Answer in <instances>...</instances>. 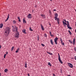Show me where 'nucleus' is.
Masks as SVG:
<instances>
[{
  "label": "nucleus",
  "mask_w": 76,
  "mask_h": 76,
  "mask_svg": "<svg viewBox=\"0 0 76 76\" xmlns=\"http://www.w3.org/2000/svg\"><path fill=\"white\" fill-rule=\"evenodd\" d=\"M10 32V28L8 27H7L5 28V30L4 31V34L6 37H7V35L9 34Z\"/></svg>",
  "instance_id": "1"
},
{
  "label": "nucleus",
  "mask_w": 76,
  "mask_h": 76,
  "mask_svg": "<svg viewBox=\"0 0 76 76\" xmlns=\"http://www.w3.org/2000/svg\"><path fill=\"white\" fill-rule=\"evenodd\" d=\"M12 27L13 28V29H12V31L13 32L16 31V32H18V27L16 26H15V28H14V26H12Z\"/></svg>",
  "instance_id": "2"
},
{
  "label": "nucleus",
  "mask_w": 76,
  "mask_h": 76,
  "mask_svg": "<svg viewBox=\"0 0 76 76\" xmlns=\"http://www.w3.org/2000/svg\"><path fill=\"white\" fill-rule=\"evenodd\" d=\"M19 32L17 31L15 34V37L16 38H18L19 37Z\"/></svg>",
  "instance_id": "3"
},
{
  "label": "nucleus",
  "mask_w": 76,
  "mask_h": 76,
  "mask_svg": "<svg viewBox=\"0 0 76 76\" xmlns=\"http://www.w3.org/2000/svg\"><path fill=\"white\" fill-rule=\"evenodd\" d=\"M58 60L61 63V64H63V62L61 60V58H60V54L58 53Z\"/></svg>",
  "instance_id": "4"
},
{
  "label": "nucleus",
  "mask_w": 76,
  "mask_h": 76,
  "mask_svg": "<svg viewBox=\"0 0 76 76\" xmlns=\"http://www.w3.org/2000/svg\"><path fill=\"white\" fill-rule=\"evenodd\" d=\"M57 40H58V38L56 37L54 39V41L56 45H57Z\"/></svg>",
  "instance_id": "5"
},
{
  "label": "nucleus",
  "mask_w": 76,
  "mask_h": 76,
  "mask_svg": "<svg viewBox=\"0 0 76 76\" xmlns=\"http://www.w3.org/2000/svg\"><path fill=\"white\" fill-rule=\"evenodd\" d=\"M68 65L70 68H73V65L72 64L69 63H67Z\"/></svg>",
  "instance_id": "6"
},
{
  "label": "nucleus",
  "mask_w": 76,
  "mask_h": 76,
  "mask_svg": "<svg viewBox=\"0 0 76 76\" xmlns=\"http://www.w3.org/2000/svg\"><path fill=\"white\" fill-rule=\"evenodd\" d=\"M27 17L28 19H31L32 18V15L30 14H29L27 15Z\"/></svg>",
  "instance_id": "7"
},
{
  "label": "nucleus",
  "mask_w": 76,
  "mask_h": 76,
  "mask_svg": "<svg viewBox=\"0 0 76 76\" xmlns=\"http://www.w3.org/2000/svg\"><path fill=\"white\" fill-rule=\"evenodd\" d=\"M40 26L42 30L43 31H44V27H43V26L42 24H40Z\"/></svg>",
  "instance_id": "8"
},
{
  "label": "nucleus",
  "mask_w": 76,
  "mask_h": 76,
  "mask_svg": "<svg viewBox=\"0 0 76 76\" xmlns=\"http://www.w3.org/2000/svg\"><path fill=\"white\" fill-rule=\"evenodd\" d=\"M76 39H75V38L73 40V45H75V42H76Z\"/></svg>",
  "instance_id": "9"
},
{
  "label": "nucleus",
  "mask_w": 76,
  "mask_h": 76,
  "mask_svg": "<svg viewBox=\"0 0 76 76\" xmlns=\"http://www.w3.org/2000/svg\"><path fill=\"white\" fill-rule=\"evenodd\" d=\"M26 30H25V29H24L23 30L22 32L23 33H24V34H26Z\"/></svg>",
  "instance_id": "10"
},
{
  "label": "nucleus",
  "mask_w": 76,
  "mask_h": 76,
  "mask_svg": "<svg viewBox=\"0 0 76 76\" xmlns=\"http://www.w3.org/2000/svg\"><path fill=\"white\" fill-rule=\"evenodd\" d=\"M13 23L14 24V25H16V21L15 20H14L13 21Z\"/></svg>",
  "instance_id": "11"
},
{
  "label": "nucleus",
  "mask_w": 76,
  "mask_h": 76,
  "mask_svg": "<svg viewBox=\"0 0 76 76\" xmlns=\"http://www.w3.org/2000/svg\"><path fill=\"white\" fill-rule=\"evenodd\" d=\"M9 14H8V15L7 16V18L6 20H5V22H6L8 19H9Z\"/></svg>",
  "instance_id": "12"
},
{
  "label": "nucleus",
  "mask_w": 76,
  "mask_h": 76,
  "mask_svg": "<svg viewBox=\"0 0 76 76\" xmlns=\"http://www.w3.org/2000/svg\"><path fill=\"white\" fill-rule=\"evenodd\" d=\"M63 24H64V26H65V25H67V23H65L64 22V21H63Z\"/></svg>",
  "instance_id": "13"
},
{
  "label": "nucleus",
  "mask_w": 76,
  "mask_h": 76,
  "mask_svg": "<svg viewBox=\"0 0 76 76\" xmlns=\"http://www.w3.org/2000/svg\"><path fill=\"white\" fill-rule=\"evenodd\" d=\"M4 72L5 73H7L8 72V69H5L4 70Z\"/></svg>",
  "instance_id": "14"
},
{
  "label": "nucleus",
  "mask_w": 76,
  "mask_h": 76,
  "mask_svg": "<svg viewBox=\"0 0 76 76\" xmlns=\"http://www.w3.org/2000/svg\"><path fill=\"white\" fill-rule=\"evenodd\" d=\"M54 19L56 20H58V19H59V18H57V17H55Z\"/></svg>",
  "instance_id": "15"
},
{
  "label": "nucleus",
  "mask_w": 76,
  "mask_h": 76,
  "mask_svg": "<svg viewBox=\"0 0 76 76\" xmlns=\"http://www.w3.org/2000/svg\"><path fill=\"white\" fill-rule=\"evenodd\" d=\"M67 27L69 28V29H72V28L70 27V25H67Z\"/></svg>",
  "instance_id": "16"
},
{
  "label": "nucleus",
  "mask_w": 76,
  "mask_h": 76,
  "mask_svg": "<svg viewBox=\"0 0 76 76\" xmlns=\"http://www.w3.org/2000/svg\"><path fill=\"white\" fill-rule=\"evenodd\" d=\"M50 43L52 45H53V40L52 39H51L50 40Z\"/></svg>",
  "instance_id": "17"
},
{
  "label": "nucleus",
  "mask_w": 76,
  "mask_h": 76,
  "mask_svg": "<svg viewBox=\"0 0 76 76\" xmlns=\"http://www.w3.org/2000/svg\"><path fill=\"white\" fill-rule=\"evenodd\" d=\"M40 16H42V18H45V15H43L42 14H41Z\"/></svg>",
  "instance_id": "18"
},
{
  "label": "nucleus",
  "mask_w": 76,
  "mask_h": 76,
  "mask_svg": "<svg viewBox=\"0 0 76 76\" xmlns=\"http://www.w3.org/2000/svg\"><path fill=\"white\" fill-rule=\"evenodd\" d=\"M3 24L2 23L0 25V28H1L3 27Z\"/></svg>",
  "instance_id": "19"
},
{
  "label": "nucleus",
  "mask_w": 76,
  "mask_h": 76,
  "mask_svg": "<svg viewBox=\"0 0 76 76\" xmlns=\"http://www.w3.org/2000/svg\"><path fill=\"white\" fill-rule=\"evenodd\" d=\"M19 50V48H18L16 51L15 52L16 53H18Z\"/></svg>",
  "instance_id": "20"
},
{
  "label": "nucleus",
  "mask_w": 76,
  "mask_h": 76,
  "mask_svg": "<svg viewBox=\"0 0 76 76\" xmlns=\"http://www.w3.org/2000/svg\"><path fill=\"white\" fill-rule=\"evenodd\" d=\"M55 17H58V14L57 13H55Z\"/></svg>",
  "instance_id": "21"
},
{
  "label": "nucleus",
  "mask_w": 76,
  "mask_h": 76,
  "mask_svg": "<svg viewBox=\"0 0 76 76\" xmlns=\"http://www.w3.org/2000/svg\"><path fill=\"white\" fill-rule=\"evenodd\" d=\"M25 67H26V68L27 67V63H26L25 64Z\"/></svg>",
  "instance_id": "22"
},
{
  "label": "nucleus",
  "mask_w": 76,
  "mask_h": 76,
  "mask_svg": "<svg viewBox=\"0 0 76 76\" xmlns=\"http://www.w3.org/2000/svg\"><path fill=\"white\" fill-rule=\"evenodd\" d=\"M23 21L24 23H25V22L26 23V21L25 20V18L23 19Z\"/></svg>",
  "instance_id": "23"
},
{
  "label": "nucleus",
  "mask_w": 76,
  "mask_h": 76,
  "mask_svg": "<svg viewBox=\"0 0 76 76\" xmlns=\"http://www.w3.org/2000/svg\"><path fill=\"white\" fill-rule=\"evenodd\" d=\"M17 18H18V19L19 22H20V18H19V17H17Z\"/></svg>",
  "instance_id": "24"
},
{
  "label": "nucleus",
  "mask_w": 76,
  "mask_h": 76,
  "mask_svg": "<svg viewBox=\"0 0 76 76\" xmlns=\"http://www.w3.org/2000/svg\"><path fill=\"white\" fill-rule=\"evenodd\" d=\"M61 44H62L63 45H64V43L63 41L61 42Z\"/></svg>",
  "instance_id": "25"
},
{
  "label": "nucleus",
  "mask_w": 76,
  "mask_h": 76,
  "mask_svg": "<svg viewBox=\"0 0 76 76\" xmlns=\"http://www.w3.org/2000/svg\"><path fill=\"white\" fill-rule=\"evenodd\" d=\"M48 65H49L50 66H51V64L50 62L48 63Z\"/></svg>",
  "instance_id": "26"
},
{
  "label": "nucleus",
  "mask_w": 76,
  "mask_h": 76,
  "mask_svg": "<svg viewBox=\"0 0 76 76\" xmlns=\"http://www.w3.org/2000/svg\"><path fill=\"white\" fill-rule=\"evenodd\" d=\"M66 22L67 23V25H68H68H70L69 24V22L68 21H66Z\"/></svg>",
  "instance_id": "27"
},
{
  "label": "nucleus",
  "mask_w": 76,
  "mask_h": 76,
  "mask_svg": "<svg viewBox=\"0 0 76 76\" xmlns=\"http://www.w3.org/2000/svg\"><path fill=\"white\" fill-rule=\"evenodd\" d=\"M14 48H15V47H13L11 48V51H13V49H14Z\"/></svg>",
  "instance_id": "28"
},
{
  "label": "nucleus",
  "mask_w": 76,
  "mask_h": 76,
  "mask_svg": "<svg viewBox=\"0 0 76 76\" xmlns=\"http://www.w3.org/2000/svg\"><path fill=\"white\" fill-rule=\"evenodd\" d=\"M59 20H59V19H58L57 20V22H58V24H59V23H59Z\"/></svg>",
  "instance_id": "29"
},
{
  "label": "nucleus",
  "mask_w": 76,
  "mask_h": 76,
  "mask_svg": "<svg viewBox=\"0 0 76 76\" xmlns=\"http://www.w3.org/2000/svg\"><path fill=\"white\" fill-rule=\"evenodd\" d=\"M68 32L69 33V34H70V35H71L72 34V33H71V32H70V31L69 30L68 31Z\"/></svg>",
  "instance_id": "30"
},
{
  "label": "nucleus",
  "mask_w": 76,
  "mask_h": 76,
  "mask_svg": "<svg viewBox=\"0 0 76 76\" xmlns=\"http://www.w3.org/2000/svg\"><path fill=\"white\" fill-rule=\"evenodd\" d=\"M6 54H5L4 55V58H5L6 57Z\"/></svg>",
  "instance_id": "31"
},
{
  "label": "nucleus",
  "mask_w": 76,
  "mask_h": 76,
  "mask_svg": "<svg viewBox=\"0 0 76 76\" xmlns=\"http://www.w3.org/2000/svg\"><path fill=\"white\" fill-rule=\"evenodd\" d=\"M30 30L31 31H33V30H32V29H31V28H30Z\"/></svg>",
  "instance_id": "32"
},
{
  "label": "nucleus",
  "mask_w": 76,
  "mask_h": 76,
  "mask_svg": "<svg viewBox=\"0 0 76 76\" xmlns=\"http://www.w3.org/2000/svg\"><path fill=\"white\" fill-rule=\"evenodd\" d=\"M44 37H46H46H47V34H45L44 35Z\"/></svg>",
  "instance_id": "33"
},
{
  "label": "nucleus",
  "mask_w": 76,
  "mask_h": 76,
  "mask_svg": "<svg viewBox=\"0 0 76 76\" xmlns=\"http://www.w3.org/2000/svg\"><path fill=\"white\" fill-rule=\"evenodd\" d=\"M60 41L61 42H62V41H63V40H62V39H61V38H60Z\"/></svg>",
  "instance_id": "34"
},
{
  "label": "nucleus",
  "mask_w": 76,
  "mask_h": 76,
  "mask_svg": "<svg viewBox=\"0 0 76 76\" xmlns=\"http://www.w3.org/2000/svg\"><path fill=\"white\" fill-rule=\"evenodd\" d=\"M49 13L50 14H51V11H50V10H49Z\"/></svg>",
  "instance_id": "35"
},
{
  "label": "nucleus",
  "mask_w": 76,
  "mask_h": 76,
  "mask_svg": "<svg viewBox=\"0 0 76 76\" xmlns=\"http://www.w3.org/2000/svg\"><path fill=\"white\" fill-rule=\"evenodd\" d=\"M41 45H42V46H43V47H44V46H45L44 44H41Z\"/></svg>",
  "instance_id": "36"
},
{
  "label": "nucleus",
  "mask_w": 76,
  "mask_h": 76,
  "mask_svg": "<svg viewBox=\"0 0 76 76\" xmlns=\"http://www.w3.org/2000/svg\"><path fill=\"white\" fill-rule=\"evenodd\" d=\"M64 20V22H67V21H66V20L65 19Z\"/></svg>",
  "instance_id": "37"
},
{
  "label": "nucleus",
  "mask_w": 76,
  "mask_h": 76,
  "mask_svg": "<svg viewBox=\"0 0 76 76\" xmlns=\"http://www.w3.org/2000/svg\"><path fill=\"white\" fill-rule=\"evenodd\" d=\"M50 36H51V37H54V35L53 34H51L50 35Z\"/></svg>",
  "instance_id": "38"
},
{
  "label": "nucleus",
  "mask_w": 76,
  "mask_h": 76,
  "mask_svg": "<svg viewBox=\"0 0 76 76\" xmlns=\"http://www.w3.org/2000/svg\"><path fill=\"white\" fill-rule=\"evenodd\" d=\"M47 53H48V54H50V52H47Z\"/></svg>",
  "instance_id": "39"
},
{
  "label": "nucleus",
  "mask_w": 76,
  "mask_h": 76,
  "mask_svg": "<svg viewBox=\"0 0 76 76\" xmlns=\"http://www.w3.org/2000/svg\"><path fill=\"white\" fill-rule=\"evenodd\" d=\"M53 54L52 53H50V55H53Z\"/></svg>",
  "instance_id": "40"
},
{
  "label": "nucleus",
  "mask_w": 76,
  "mask_h": 76,
  "mask_svg": "<svg viewBox=\"0 0 76 76\" xmlns=\"http://www.w3.org/2000/svg\"><path fill=\"white\" fill-rule=\"evenodd\" d=\"M53 11H56V9L53 10Z\"/></svg>",
  "instance_id": "41"
},
{
  "label": "nucleus",
  "mask_w": 76,
  "mask_h": 76,
  "mask_svg": "<svg viewBox=\"0 0 76 76\" xmlns=\"http://www.w3.org/2000/svg\"><path fill=\"white\" fill-rule=\"evenodd\" d=\"M37 38H38V41H39V37H37Z\"/></svg>",
  "instance_id": "42"
},
{
  "label": "nucleus",
  "mask_w": 76,
  "mask_h": 76,
  "mask_svg": "<svg viewBox=\"0 0 76 76\" xmlns=\"http://www.w3.org/2000/svg\"><path fill=\"white\" fill-rule=\"evenodd\" d=\"M50 35H51V32L50 31Z\"/></svg>",
  "instance_id": "43"
},
{
  "label": "nucleus",
  "mask_w": 76,
  "mask_h": 76,
  "mask_svg": "<svg viewBox=\"0 0 76 76\" xmlns=\"http://www.w3.org/2000/svg\"><path fill=\"white\" fill-rule=\"evenodd\" d=\"M28 76H30V75H29V73H28Z\"/></svg>",
  "instance_id": "44"
},
{
  "label": "nucleus",
  "mask_w": 76,
  "mask_h": 76,
  "mask_svg": "<svg viewBox=\"0 0 76 76\" xmlns=\"http://www.w3.org/2000/svg\"><path fill=\"white\" fill-rule=\"evenodd\" d=\"M8 54V53L7 52V51L6 52V54Z\"/></svg>",
  "instance_id": "45"
},
{
  "label": "nucleus",
  "mask_w": 76,
  "mask_h": 76,
  "mask_svg": "<svg viewBox=\"0 0 76 76\" xmlns=\"http://www.w3.org/2000/svg\"><path fill=\"white\" fill-rule=\"evenodd\" d=\"M74 50H75V51H76V48H75L74 49Z\"/></svg>",
  "instance_id": "46"
},
{
  "label": "nucleus",
  "mask_w": 76,
  "mask_h": 76,
  "mask_svg": "<svg viewBox=\"0 0 76 76\" xmlns=\"http://www.w3.org/2000/svg\"><path fill=\"white\" fill-rule=\"evenodd\" d=\"M0 76H1V73H0Z\"/></svg>",
  "instance_id": "47"
},
{
  "label": "nucleus",
  "mask_w": 76,
  "mask_h": 76,
  "mask_svg": "<svg viewBox=\"0 0 76 76\" xmlns=\"http://www.w3.org/2000/svg\"><path fill=\"white\" fill-rule=\"evenodd\" d=\"M67 76H71L70 75H68Z\"/></svg>",
  "instance_id": "48"
},
{
  "label": "nucleus",
  "mask_w": 76,
  "mask_h": 76,
  "mask_svg": "<svg viewBox=\"0 0 76 76\" xmlns=\"http://www.w3.org/2000/svg\"><path fill=\"white\" fill-rule=\"evenodd\" d=\"M70 43H71V44H72V41H71Z\"/></svg>",
  "instance_id": "49"
},
{
  "label": "nucleus",
  "mask_w": 76,
  "mask_h": 76,
  "mask_svg": "<svg viewBox=\"0 0 76 76\" xmlns=\"http://www.w3.org/2000/svg\"><path fill=\"white\" fill-rule=\"evenodd\" d=\"M1 48V45H0V49Z\"/></svg>",
  "instance_id": "50"
},
{
  "label": "nucleus",
  "mask_w": 76,
  "mask_h": 76,
  "mask_svg": "<svg viewBox=\"0 0 76 76\" xmlns=\"http://www.w3.org/2000/svg\"><path fill=\"white\" fill-rule=\"evenodd\" d=\"M75 32L76 33V29L75 30Z\"/></svg>",
  "instance_id": "51"
},
{
  "label": "nucleus",
  "mask_w": 76,
  "mask_h": 76,
  "mask_svg": "<svg viewBox=\"0 0 76 76\" xmlns=\"http://www.w3.org/2000/svg\"><path fill=\"white\" fill-rule=\"evenodd\" d=\"M50 1H52V0H50Z\"/></svg>",
  "instance_id": "52"
},
{
  "label": "nucleus",
  "mask_w": 76,
  "mask_h": 76,
  "mask_svg": "<svg viewBox=\"0 0 76 76\" xmlns=\"http://www.w3.org/2000/svg\"><path fill=\"white\" fill-rule=\"evenodd\" d=\"M35 7H37L36 6H35Z\"/></svg>",
  "instance_id": "53"
},
{
  "label": "nucleus",
  "mask_w": 76,
  "mask_h": 76,
  "mask_svg": "<svg viewBox=\"0 0 76 76\" xmlns=\"http://www.w3.org/2000/svg\"><path fill=\"white\" fill-rule=\"evenodd\" d=\"M26 1H27V0H25Z\"/></svg>",
  "instance_id": "54"
},
{
  "label": "nucleus",
  "mask_w": 76,
  "mask_h": 76,
  "mask_svg": "<svg viewBox=\"0 0 76 76\" xmlns=\"http://www.w3.org/2000/svg\"><path fill=\"white\" fill-rule=\"evenodd\" d=\"M49 25H51V24H49Z\"/></svg>",
  "instance_id": "55"
},
{
  "label": "nucleus",
  "mask_w": 76,
  "mask_h": 76,
  "mask_svg": "<svg viewBox=\"0 0 76 76\" xmlns=\"http://www.w3.org/2000/svg\"><path fill=\"white\" fill-rule=\"evenodd\" d=\"M69 41H70V40H69Z\"/></svg>",
  "instance_id": "56"
},
{
  "label": "nucleus",
  "mask_w": 76,
  "mask_h": 76,
  "mask_svg": "<svg viewBox=\"0 0 76 76\" xmlns=\"http://www.w3.org/2000/svg\"><path fill=\"white\" fill-rule=\"evenodd\" d=\"M75 37H76V36H75Z\"/></svg>",
  "instance_id": "57"
}]
</instances>
